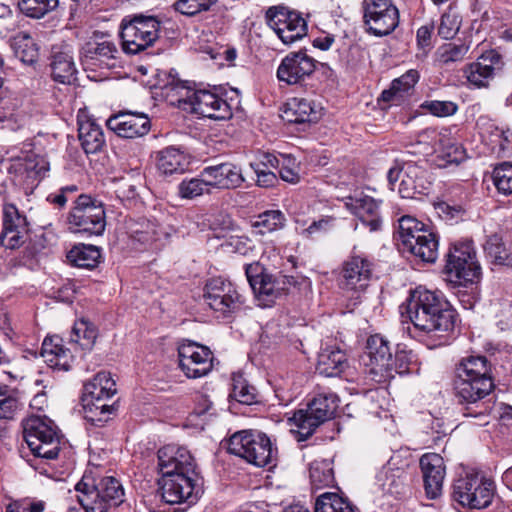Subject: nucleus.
Listing matches in <instances>:
<instances>
[{"mask_svg": "<svg viewBox=\"0 0 512 512\" xmlns=\"http://www.w3.org/2000/svg\"><path fill=\"white\" fill-rule=\"evenodd\" d=\"M316 69V61L300 50L288 53L277 68L279 82L287 85H302Z\"/></svg>", "mask_w": 512, "mask_h": 512, "instance_id": "412c9836", "label": "nucleus"}, {"mask_svg": "<svg viewBox=\"0 0 512 512\" xmlns=\"http://www.w3.org/2000/svg\"><path fill=\"white\" fill-rule=\"evenodd\" d=\"M18 407V399L8 387L0 386V419H12Z\"/></svg>", "mask_w": 512, "mask_h": 512, "instance_id": "13d9d810", "label": "nucleus"}, {"mask_svg": "<svg viewBox=\"0 0 512 512\" xmlns=\"http://www.w3.org/2000/svg\"><path fill=\"white\" fill-rule=\"evenodd\" d=\"M227 449L229 453L239 456L258 467L272 464L277 453L266 434L253 431L234 433L229 439Z\"/></svg>", "mask_w": 512, "mask_h": 512, "instance_id": "9d476101", "label": "nucleus"}, {"mask_svg": "<svg viewBox=\"0 0 512 512\" xmlns=\"http://www.w3.org/2000/svg\"><path fill=\"white\" fill-rule=\"evenodd\" d=\"M281 117L288 123L304 124L317 121L319 113L313 101L295 97L286 103Z\"/></svg>", "mask_w": 512, "mask_h": 512, "instance_id": "f704fd0d", "label": "nucleus"}, {"mask_svg": "<svg viewBox=\"0 0 512 512\" xmlns=\"http://www.w3.org/2000/svg\"><path fill=\"white\" fill-rule=\"evenodd\" d=\"M203 176L209 179L213 190L236 189L245 181L241 168L229 162L205 167Z\"/></svg>", "mask_w": 512, "mask_h": 512, "instance_id": "c756f323", "label": "nucleus"}, {"mask_svg": "<svg viewBox=\"0 0 512 512\" xmlns=\"http://www.w3.org/2000/svg\"><path fill=\"white\" fill-rule=\"evenodd\" d=\"M78 138L86 154H94L101 151L105 144L101 127L90 120L79 123Z\"/></svg>", "mask_w": 512, "mask_h": 512, "instance_id": "58836bf2", "label": "nucleus"}, {"mask_svg": "<svg viewBox=\"0 0 512 512\" xmlns=\"http://www.w3.org/2000/svg\"><path fill=\"white\" fill-rule=\"evenodd\" d=\"M31 225L24 212L13 203H4L2 207V230L0 244L7 249H16L28 242L26 252L35 257L46 246L44 233L30 237Z\"/></svg>", "mask_w": 512, "mask_h": 512, "instance_id": "39448f33", "label": "nucleus"}, {"mask_svg": "<svg viewBox=\"0 0 512 512\" xmlns=\"http://www.w3.org/2000/svg\"><path fill=\"white\" fill-rule=\"evenodd\" d=\"M232 381L230 397L244 405H252L258 402L257 389L242 375H234Z\"/></svg>", "mask_w": 512, "mask_h": 512, "instance_id": "c03bdc74", "label": "nucleus"}, {"mask_svg": "<svg viewBox=\"0 0 512 512\" xmlns=\"http://www.w3.org/2000/svg\"><path fill=\"white\" fill-rule=\"evenodd\" d=\"M117 53L115 44L110 41L87 42L80 50V62L84 70L122 69Z\"/></svg>", "mask_w": 512, "mask_h": 512, "instance_id": "4be33fe9", "label": "nucleus"}, {"mask_svg": "<svg viewBox=\"0 0 512 512\" xmlns=\"http://www.w3.org/2000/svg\"><path fill=\"white\" fill-rule=\"evenodd\" d=\"M361 10L369 34L386 36L399 25V11L393 0H363Z\"/></svg>", "mask_w": 512, "mask_h": 512, "instance_id": "2eb2a0df", "label": "nucleus"}, {"mask_svg": "<svg viewBox=\"0 0 512 512\" xmlns=\"http://www.w3.org/2000/svg\"><path fill=\"white\" fill-rule=\"evenodd\" d=\"M59 5V0H19L20 11L30 18L40 19L54 11Z\"/></svg>", "mask_w": 512, "mask_h": 512, "instance_id": "de8ad7c7", "label": "nucleus"}, {"mask_svg": "<svg viewBox=\"0 0 512 512\" xmlns=\"http://www.w3.org/2000/svg\"><path fill=\"white\" fill-rule=\"evenodd\" d=\"M500 320L499 323L503 328H511L512 327V304L509 301H503L501 303V310L498 314Z\"/></svg>", "mask_w": 512, "mask_h": 512, "instance_id": "338daca9", "label": "nucleus"}, {"mask_svg": "<svg viewBox=\"0 0 512 512\" xmlns=\"http://www.w3.org/2000/svg\"><path fill=\"white\" fill-rule=\"evenodd\" d=\"M259 171H260V174L256 175V177H257L256 184L259 187L269 188V187H273L276 185V183L278 182V178L273 171H267V172H265L264 170H259Z\"/></svg>", "mask_w": 512, "mask_h": 512, "instance_id": "774afa93", "label": "nucleus"}, {"mask_svg": "<svg viewBox=\"0 0 512 512\" xmlns=\"http://www.w3.org/2000/svg\"><path fill=\"white\" fill-rule=\"evenodd\" d=\"M459 30V22L455 16L444 14L441 17L440 25L438 27V34L443 39H451Z\"/></svg>", "mask_w": 512, "mask_h": 512, "instance_id": "e2e57ef3", "label": "nucleus"}, {"mask_svg": "<svg viewBox=\"0 0 512 512\" xmlns=\"http://www.w3.org/2000/svg\"><path fill=\"white\" fill-rule=\"evenodd\" d=\"M203 298L214 312L224 318L239 312L245 303L237 287L222 277H214L206 282Z\"/></svg>", "mask_w": 512, "mask_h": 512, "instance_id": "4468645a", "label": "nucleus"}, {"mask_svg": "<svg viewBox=\"0 0 512 512\" xmlns=\"http://www.w3.org/2000/svg\"><path fill=\"white\" fill-rule=\"evenodd\" d=\"M373 261L364 254H352L343 262L339 285L344 290L363 291L372 278Z\"/></svg>", "mask_w": 512, "mask_h": 512, "instance_id": "a211bd4d", "label": "nucleus"}, {"mask_svg": "<svg viewBox=\"0 0 512 512\" xmlns=\"http://www.w3.org/2000/svg\"><path fill=\"white\" fill-rule=\"evenodd\" d=\"M414 244L406 247L409 252L416 258L425 263H434L438 257V239L432 231L426 235L417 236Z\"/></svg>", "mask_w": 512, "mask_h": 512, "instance_id": "ea45409f", "label": "nucleus"}, {"mask_svg": "<svg viewBox=\"0 0 512 512\" xmlns=\"http://www.w3.org/2000/svg\"><path fill=\"white\" fill-rule=\"evenodd\" d=\"M150 128L151 122L146 114L130 110V138L142 137L150 131Z\"/></svg>", "mask_w": 512, "mask_h": 512, "instance_id": "052dcab7", "label": "nucleus"}, {"mask_svg": "<svg viewBox=\"0 0 512 512\" xmlns=\"http://www.w3.org/2000/svg\"><path fill=\"white\" fill-rule=\"evenodd\" d=\"M190 165L188 154L175 146H169L158 152L157 168L164 175L181 174Z\"/></svg>", "mask_w": 512, "mask_h": 512, "instance_id": "72a5a7b5", "label": "nucleus"}, {"mask_svg": "<svg viewBox=\"0 0 512 512\" xmlns=\"http://www.w3.org/2000/svg\"><path fill=\"white\" fill-rule=\"evenodd\" d=\"M495 483L478 473L460 474L452 484V499L463 507L484 509L491 505Z\"/></svg>", "mask_w": 512, "mask_h": 512, "instance_id": "1a4fd4ad", "label": "nucleus"}, {"mask_svg": "<svg viewBox=\"0 0 512 512\" xmlns=\"http://www.w3.org/2000/svg\"><path fill=\"white\" fill-rule=\"evenodd\" d=\"M158 468L162 475L160 495L170 505H195L204 493V480L190 452L167 445L158 451Z\"/></svg>", "mask_w": 512, "mask_h": 512, "instance_id": "f257e3e1", "label": "nucleus"}, {"mask_svg": "<svg viewBox=\"0 0 512 512\" xmlns=\"http://www.w3.org/2000/svg\"><path fill=\"white\" fill-rule=\"evenodd\" d=\"M66 257L71 265L92 270L100 263L101 250L95 245L79 243L68 251Z\"/></svg>", "mask_w": 512, "mask_h": 512, "instance_id": "4c0bfd02", "label": "nucleus"}, {"mask_svg": "<svg viewBox=\"0 0 512 512\" xmlns=\"http://www.w3.org/2000/svg\"><path fill=\"white\" fill-rule=\"evenodd\" d=\"M405 312L416 329L435 340L434 346L449 342L457 313L441 293L422 286L415 288L406 300Z\"/></svg>", "mask_w": 512, "mask_h": 512, "instance_id": "f03ea898", "label": "nucleus"}, {"mask_svg": "<svg viewBox=\"0 0 512 512\" xmlns=\"http://www.w3.org/2000/svg\"><path fill=\"white\" fill-rule=\"evenodd\" d=\"M14 55L27 66L35 67L39 59V46L34 38L25 31H20L10 40Z\"/></svg>", "mask_w": 512, "mask_h": 512, "instance_id": "c9c22d12", "label": "nucleus"}, {"mask_svg": "<svg viewBox=\"0 0 512 512\" xmlns=\"http://www.w3.org/2000/svg\"><path fill=\"white\" fill-rule=\"evenodd\" d=\"M361 363L366 367V374L376 383L392 379L393 355L389 341L379 334L370 336Z\"/></svg>", "mask_w": 512, "mask_h": 512, "instance_id": "dca6fc26", "label": "nucleus"}, {"mask_svg": "<svg viewBox=\"0 0 512 512\" xmlns=\"http://www.w3.org/2000/svg\"><path fill=\"white\" fill-rule=\"evenodd\" d=\"M160 22L156 17L135 13L130 17V31L133 30V39L130 40V54L137 53L153 44L158 38Z\"/></svg>", "mask_w": 512, "mask_h": 512, "instance_id": "bb28decb", "label": "nucleus"}, {"mask_svg": "<svg viewBox=\"0 0 512 512\" xmlns=\"http://www.w3.org/2000/svg\"><path fill=\"white\" fill-rule=\"evenodd\" d=\"M309 472L311 484L316 489L331 486L335 481L332 464L328 460L312 462Z\"/></svg>", "mask_w": 512, "mask_h": 512, "instance_id": "49530a36", "label": "nucleus"}, {"mask_svg": "<svg viewBox=\"0 0 512 512\" xmlns=\"http://www.w3.org/2000/svg\"><path fill=\"white\" fill-rule=\"evenodd\" d=\"M392 367V378H394V373L402 375L418 370L415 355L412 351L405 350H400L395 353Z\"/></svg>", "mask_w": 512, "mask_h": 512, "instance_id": "603ef678", "label": "nucleus"}, {"mask_svg": "<svg viewBox=\"0 0 512 512\" xmlns=\"http://www.w3.org/2000/svg\"><path fill=\"white\" fill-rule=\"evenodd\" d=\"M420 74L416 69H410L400 77L391 82L389 89L381 93V100L389 103L390 106H401L410 103L415 94V85L418 83Z\"/></svg>", "mask_w": 512, "mask_h": 512, "instance_id": "c85d7f7f", "label": "nucleus"}, {"mask_svg": "<svg viewBox=\"0 0 512 512\" xmlns=\"http://www.w3.org/2000/svg\"><path fill=\"white\" fill-rule=\"evenodd\" d=\"M493 183L497 190L504 194H512V162H503L493 170Z\"/></svg>", "mask_w": 512, "mask_h": 512, "instance_id": "8fccbe9b", "label": "nucleus"}, {"mask_svg": "<svg viewBox=\"0 0 512 512\" xmlns=\"http://www.w3.org/2000/svg\"><path fill=\"white\" fill-rule=\"evenodd\" d=\"M503 68L502 57L494 50L482 54L476 62L464 70L468 82L477 87H487L495 75Z\"/></svg>", "mask_w": 512, "mask_h": 512, "instance_id": "b1692460", "label": "nucleus"}, {"mask_svg": "<svg viewBox=\"0 0 512 512\" xmlns=\"http://www.w3.org/2000/svg\"><path fill=\"white\" fill-rule=\"evenodd\" d=\"M245 274L256 299L263 307H270L296 283L293 276H273L267 273L259 263L247 264Z\"/></svg>", "mask_w": 512, "mask_h": 512, "instance_id": "f8f14e48", "label": "nucleus"}, {"mask_svg": "<svg viewBox=\"0 0 512 512\" xmlns=\"http://www.w3.org/2000/svg\"><path fill=\"white\" fill-rule=\"evenodd\" d=\"M265 20L284 44H292L307 34V23L301 13L286 6L269 7Z\"/></svg>", "mask_w": 512, "mask_h": 512, "instance_id": "f3484780", "label": "nucleus"}, {"mask_svg": "<svg viewBox=\"0 0 512 512\" xmlns=\"http://www.w3.org/2000/svg\"><path fill=\"white\" fill-rule=\"evenodd\" d=\"M455 395L465 404L463 415L486 418L489 405L479 403L494 389L491 365L485 356H470L461 360L455 369Z\"/></svg>", "mask_w": 512, "mask_h": 512, "instance_id": "7ed1b4c3", "label": "nucleus"}, {"mask_svg": "<svg viewBox=\"0 0 512 512\" xmlns=\"http://www.w3.org/2000/svg\"><path fill=\"white\" fill-rule=\"evenodd\" d=\"M402 171L403 175L398 188L402 198L413 199L428 193L431 183L423 167L414 162H405L402 165Z\"/></svg>", "mask_w": 512, "mask_h": 512, "instance_id": "cd10ccee", "label": "nucleus"}, {"mask_svg": "<svg viewBox=\"0 0 512 512\" xmlns=\"http://www.w3.org/2000/svg\"><path fill=\"white\" fill-rule=\"evenodd\" d=\"M438 213L446 220H454L461 217L463 210L460 206H452L446 202H441L436 207Z\"/></svg>", "mask_w": 512, "mask_h": 512, "instance_id": "69168bd1", "label": "nucleus"}, {"mask_svg": "<svg viewBox=\"0 0 512 512\" xmlns=\"http://www.w3.org/2000/svg\"><path fill=\"white\" fill-rule=\"evenodd\" d=\"M156 226L147 219H140L133 223H130V247L133 246L135 249L136 243L141 245H147L155 240Z\"/></svg>", "mask_w": 512, "mask_h": 512, "instance_id": "a18cd8bd", "label": "nucleus"}, {"mask_svg": "<svg viewBox=\"0 0 512 512\" xmlns=\"http://www.w3.org/2000/svg\"><path fill=\"white\" fill-rule=\"evenodd\" d=\"M285 220V216L281 211L268 210L257 216L252 227L256 234L264 235L282 228Z\"/></svg>", "mask_w": 512, "mask_h": 512, "instance_id": "37998d69", "label": "nucleus"}, {"mask_svg": "<svg viewBox=\"0 0 512 512\" xmlns=\"http://www.w3.org/2000/svg\"><path fill=\"white\" fill-rule=\"evenodd\" d=\"M345 205L371 232L380 230L379 203L374 198L367 195L348 197Z\"/></svg>", "mask_w": 512, "mask_h": 512, "instance_id": "7c9ffc66", "label": "nucleus"}, {"mask_svg": "<svg viewBox=\"0 0 512 512\" xmlns=\"http://www.w3.org/2000/svg\"><path fill=\"white\" fill-rule=\"evenodd\" d=\"M426 496L436 499L442 494L446 475L444 459L437 453H426L420 458Z\"/></svg>", "mask_w": 512, "mask_h": 512, "instance_id": "393cba45", "label": "nucleus"}, {"mask_svg": "<svg viewBox=\"0 0 512 512\" xmlns=\"http://www.w3.org/2000/svg\"><path fill=\"white\" fill-rule=\"evenodd\" d=\"M107 128L115 134L119 141L128 138V111L122 110L111 115L106 121Z\"/></svg>", "mask_w": 512, "mask_h": 512, "instance_id": "5fc2aeb1", "label": "nucleus"}, {"mask_svg": "<svg viewBox=\"0 0 512 512\" xmlns=\"http://www.w3.org/2000/svg\"><path fill=\"white\" fill-rule=\"evenodd\" d=\"M50 77L54 82L71 85L77 80V68L72 47L68 44H56L51 47L48 57Z\"/></svg>", "mask_w": 512, "mask_h": 512, "instance_id": "5701e85b", "label": "nucleus"}, {"mask_svg": "<svg viewBox=\"0 0 512 512\" xmlns=\"http://www.w3.org/2000/svg\"><path fill=\"white\" fill-rule=\"evenodd\" d=\"M179 367L187 378L206 376L213 367V353L203 345L188 341L178 347Z\"/></svg>", "mask_w": 512, "mask_h": 512, "instance_id": "6ab92c4d", "label": "nucleus"}, {"mask_svg": "<svg viewBox=\"0 0 512 512\" xmlns=\"http://www.w3.org/2000/svg\"><path fill=\"white\" fill-rule=\"evenodd\" d=\"M315 512H356L351 503L336 493L326 492L317 497Z\"/></svg>", "mask_w": 512, "mask_h": 512, "instance_id": "79ce46f5", "label": "nucleus"}, {"mask_svg": "<svg viewBox=\"0 0 512 512\" xmlns=\"http://www.w3.org/2000/svg\"><path fill=\"white\" fill-rule=\"evenodd\" d=\"M349 367L344 350L337 346H326L318 354L316 369L326 377H339Z\"/></svg>", "mask_w": 512, "mask_h": 512, "instance_id": "2f4dec72", "label": "nucleus"}, {"mask_svg": "<svg viewBox=\"0 0 512 512\" xmlns=\"http://www.w3.org/2000/svg\"><path fill=\"white\" fill-rule=\"evenodd\" d=\"M116 392V382L106 371L84 383L80 398L83 418L93 426H103L118 410L117 401L110 403Z\"/></svg>", "mask_w": 512, "mask_h": 512, "instance_id": "20e7f679", "label": "nucleus"}, {"mask_svg": "<svg viewBox=\"0 0 512 512\" xmlns=\"http://www.w3.org/2000/svg\"><path fill=\"white\" fill-rule=\"evenodd\" d=\"M299 163L291 155H281V162L278 167L280 178L290 184H296L300 181Z\"/></svg>", "mask_w": 512, "mask_h": 512, "instance_id": "864d4df0", "label": "nucleus"}, {"mask_svg": "<svg viewBox=\"0 0 512 512\" xmlns=\"http://www.w3.org/2000/svg\"><path fill=\"white\" fill-rule=\"evenodd\" d=\"M335 222V218L331 216L323 217L319 220L313 221L308 228L305 230V232L308 235H313L317 232H325L328 231L330 228L333 227V224Z\"/></svg>", "mask_w": 512, "mask_h": 512, "instance_id": "0e129e2a", "label": "nucleus"}, {"mask_svg": "<svg viewBox=\"0 0 512 512\" xmlns=\"http://www.w3.org/2000/svg\"><path fill=\"white\" fill-rule=\"evenodd\" d=\"M40 356L56 372L70 371L75 361L71 350L64 345L63 338L58 335L46 336L44 338Z\"/></svg>", "mask_w": 512, "mask_h": 512, "instance_id": "a878e982", "label": "nucleus"}, {"mask_svg": "<svg viewBox=\"0 0 512 512\" xmlns=\"http://www.w3.org/2000/svg\"><path fill=\"white\" fill-rule=\"evenodd\" d=\"M421 108L427 110L430 114L437 117H447L454 115L458 106L452 101L430 100L421 104Z\"/></svg>", "mask_w": 512, "mask_h": 512, "instance_id": "bf43d9fd", "label": "nucleus"}, {"mask_svg": "<svg viewBox=\"0 0 512 512\" xmlns=\"http://www.w3.org/2000/svg\"><path fill=\"white\" fill-rule=\"evenodd\" d=\"M444 273L451 282L460 286L479 282L482 272L472 240L465 239L451 244L446 255Z\"/></svg>", "mask_w": 512, "mask_h": 512, "instance_id": "0eeeda50", "label": "nucleus"}, {"mask_svg": "<svg viewBox=\"0 0 512 512\" xmlns=\"http://www.w3.org/2000/svg\"><path fill=\"white\" fill-rule=\"evenodd\" d=\"M23 438L31 453L45 460L57 459L61 442L56 425L47 417L31 416L22 422Z\"/></svg>", "mask_w": 512, "mask_h": 512, "instance_id": "6e6552de", "label": "nucleus"}, {"mask_svg": "<svg viewBox=\"0 0 512 512\" xmlns=\"http://www.w3.org/2000/svg\"><path fill=\"white\" fill-rule=\"evenodd\" d=\"M335 394L317 395L305 409L296 411L292 417L298 428V441L307 440L325 421L331 419L338 408Z\"/></svg>", "mask_w": 512, "mask_h": 512, "instance_id": "ddd939ff", "label": "nucleus"}, {"mask_svg": "<svg viewBox=\"0 0 512 512\" xmlns=\"http://www.w3.org/2000/svg\"><path fill=\"white\" fill-rule=\"evenodd\" d=\"M405 473L401 469H396L390 473L386 472V479L383 483L384 489L394 495H400L404 490Z\"/></svg>", "mask_w": 512, "mask_h": 512, "instance_id": "680f3d73", "label": "nucleus"}, {"mask_svg": "<svg viewBox=\"0 0 512 512\" xmlns=\"http://www.w3.org/2000/svg\"><path fill=\"white\" fill-rule=\"evenodd\" d=\"M484 250L492 262L500 265L509 264L508 250L499 235L493 234L489 236L484 245Z\"/></svg>", "mask_w": 512, "mask_h": 512, "instance_id": "09e8293b", "label": "nucleus"}, {"mask_svg": "<svg viewBox=\"0 0 512 512\" xmlns=\"http://www.w3.org/2000/svg\"><path fill=\"white\" fill-rule=\"evenodd\" d=\"M432 230L429 229L424 223L420 222L416 218L412 216H403L399 219L398 226V246L405 253L406 247L414 244L417 236H423L427 233H431Z\"/></svg>", "mask_w": 512, "mask_h": 512, "instance_id": "e433bc0d", "label": "nucleus"}, {"mask_svg": "<svg viewBox=\"0 0 512 512\" xmlns=\"http://www.w3.org/2000/svg\"><path fill=\"white\" fill-rule=\"evenodd\" d=\"M73 335L70 341L78 343L82 349H90L97 338V332L94 327L89 326L88 322L82 320L75 323L72 331Z\"/></svg>", "mask_w": 512, "mask_h": 512, "instance_id": "3c124183", "label": "nucleus"}, {"mask_svg": "<svg viewBox=\"0 0 512 512\" xmlns=\"http://www.w3.org/2000/svg\"><path fill=\"white\" fill-rule=\"evenodd\" d=\"M217 0H178L174 3L176 11L186 16H194L202 11H207Z\"/></svg>", "mask_w": 512, "mask_h": 512, "instance_id": "6e6d98bb", "label": "nucleus"}, {"mask_svg": "<svg viewBox=\"0 0 512 512\" xmlns=\"http://www.w3.org/2000/svg\"><path fill=\"white\" fill-rule=\"evenodd\" d=\"M469 50V46L465 43H448L440 49V61L443 64L462 61Z\"/></svg>", "mask_w": 512, "mask_h": 512, "instance_id": "4d7b16f0", "label": "nucleus"}, {"mask_svg": "<svg viewBox=\"0 0 512 512\" xmlns=\"http://www.w3.org/2000/svg\"><path fill=\"white\" fill-rule=\"evenodd\" d=\"M16 172V180L21 183L25 189L33 190L38 186L49 170L48 164L43 160L25 159L11 166Z\"/></svg>", "mask_w": 512, "mask_h": 512, "instance_id": "473e14b6", "label": "nucleus"}, {"mask_svg": "<svg viewBox=\"0 0 512 512\" xmlns=\"http://www.w3.org/2000/svg\"><path fill=\"white\" fill-rule=\"evenodd\" d=\"M184 103L189 104L191 112L214 120H225L232 116V110L226 100L207 89L187 91Z\"/></svg>", "mask_w": 512, "mask_h": 512, "instance_id": "aec40b11", "label": "nucleus"}, {"mask_svg": "<svg viewBox=\"0 0 512 512\" xmlns=\"http://www.w3.org/2000/svg\"><path fill=\"white\" fill-rule=\"evenodd\" d=\"M74 204L67 218L69 228L86 236L102 235L106 227L103 203L89 194H80Z\"/></svg>", "mask_w": 512, "mask_h": 512, "instance_id": "9b49d317", "label": "nucleus"}, {"mask_svg": "<svg viewBox=\"0 0 512 512\" xmlns=\"http://www.w3.org/2000/svg\"><path fill=\"white\" fill-rule=\"evenodd\" d=\"M212 184L203 176V170L198 177L183 179L178 186V193L182 198L193 199L204 194L212 193Z\"/></svg>", "mask_w": 512, "mask_h": 512, "instance_id": "a19ab883", "label": "nucleus"}, {"mask_svg": "<svg viewBox=\"0 0 512 512\" xmlns=\"http://www.w3.org/2000/svg\"><path fill=\"white\" fill-rule=\"evenodd\" d=\"M77 502L85 512H109L123 502L125 495L122 484L112 476L102 478L98 483L86 475L75 485Z\"/></svg>", "mask_w": 512, "mask_h": 512, "instance_id": "423d86ee", "label": "nucleus"}]
</instances>
